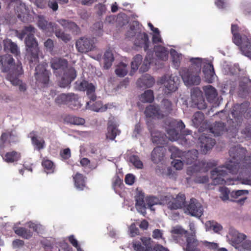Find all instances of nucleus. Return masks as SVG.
I'll return each instance as SVG.
<instances>
[{
    "mask_svg": "<svg viewBox=\"0 0 251 251\" xmlns=\"http://www.w3.org/2000/svg\"><path fill=\"white\" fill-rule=\"evenodd\" d=\"M245 148L240 146L233 147L229 151L231 159L226 164V166L215 168L211 171L212 183L214 185L226 184V179H228L226 170L232 174H245L251 176V152L247 155Z\"/></svg>",
    "mask_w": 251,
    "mask_h": 251,
    "instance_id": "f257e3e1",
    "label": "nucleus"
},
{
    "mask_svg": "<svg viewBox=\"0 0 251 251\" xmlns=\"http://www.w3.org/2000/svg\"><path fill=\"white\" fill-rule=\"evenodd\" d=\"M75 84L76 90L86 91L87 95L90 99V101L87 102L88 108L97 112H102L105 111L107 109H110L112 107V104L107 103L103 105L101 101H95L96 100V88L92 83H89L88 81L83 80L81 81H77Z\"/></svg>",
    "mask_w": 251,
    "mask_h": 251,
    "instance_id": "f03ea898",
    "label": "nucleus"
},
{
    "mask_svg": "<svg viewBox=\"0 0 251 251\" xmlns=\"http://www.w3.org/2000/svg\"><path fill=\"white\" fill-rule=\"evenodd\" d=\"M0 63L1 71L8 73L6 78L12 85H17L20 82L19 77L23 73L21 62L15 64L12 56L10 54H4L0 56Z\"/></svg>",
    "mask_w": 251,
    "mask_h": 251,
    "instance_id": "7ed1b4c3",
    "label": "nucleus"
},
{
    "mask_svg": "<svg viewBox=\"0 0 251 251\" xmlns=\"http://www.w3.org/2000/svg\"><path fill=\"white\" fill-rule=\"evenodd\" d=\"M191 65L189 69L182 68L179 71L184 83L186 85H199L201 82V73L202 59L192 58L190 59Z\"/></svg>",
    "mask_w": 251,
    "mask_h": 251,
    "instance_id": "20e7f679",
    "label": "nucleus"
},
{
    "mask_svg": "<svg viewBox=\"0 0 251 251\" xmlns=\"http://www.w3.org/2000/svg\"><path fill=\"white\" fill-rule=\"evenodd\" d=\"M232 35L233 43L238 46H241L242 50L245 52L247 55H251V36L249 34L243 36L239 33Z\"/></svg>",
    "mask_w": 251,
    "mask_h": 251,
    "instance_id": "39448f33",
    "label": "nucleus"
},
{
    "mask_svg": "<svg viewBox=\"0 0 251 251\" xmlns=\"http://www.w3.org/2000/svg\"><path fill=\"white\" fill-rule=\"evenodd\" d=\"M171 128L167 130L168 135L167 138L171 141H176L179 139L182 140L184 143H186L187 140L185 136L191 134L190 130H186L185 126H170Z\"/></svg>",
    "mask_w": 251,
    "mask_h": 251,
    "instance_id": "423d86ee",
    "label": "nucleus"
},
{
    "mask_svg": "<svg viewBox=\"0 0 251 251\" xmlns=\"http://www.w3.org/2000/svg\"><path fill=\"white\" fill-rule=\"evenodd\" d=\"M25 43L27 53L30 56V61H36L38 59L39 51L38 44L34 36L25 37Z\"/></svg>",
    "mask_w": 251,
    "mask_h": 251,
    "instance_id": "0eeeda50",
    "label": "nucleus"
},
{
    "mask_svg": "<svg viewBox=\"0 0 251 251\" xmlns=\"http://www.w3.org/2000/svg\"><path fill=\"white\" fill-rule=\"evenodd\" d=\"M164 201H166L168 207L171 210H176L182 208L186 202V197L184 194L179 193L176 198L173 199L172 196H165Z\"/></svg>",
    "mask_w": 251,
    "mask_h": 251,
    "instance_id": "6e6552de",
    "label": "nucleus"
},
{
    "mask_svg": "<svg viewBox=\"0 0 251 251\" xmlns=\"http://www.w3.org/2000/svg\"><path fill=\"white\" fill-rule=\"evenodd\" d=\"M217 161L215 160L209 161L205 164L203 162H199L198 164H195L189 167L187 170V174L189 176H195L198 173L206 172L210 169L217 165Z\"/></svg>",
    "mask_w": 251,
    "mask_h": 251,
    "instance_id": "1a4fd4ad",
    "label": "nucleus"
},
{
    "mask_svg": "<svg viewBox=\"0 0 251 251\" xmlns=\"http://www.w3.org/2000/svg\"><path fill=\"white\" fill-rule=\"evenodd\" d=\"M48 64L43 63L35 68V77L37 82L46 85L49 81L50 72L47 70Z\"/></svg>",
    "mask_w": 251,
    "mask_h": 251,
    "instance_id": "9d476101",
    "label": "nucleus"
},
{
    "mask_svg": "<svg viewBox=\"0 0 251 251\" xmlns=\"http://www.w3.org/2000/svg\"><path fill=\"white\" fill-rule=\"evenodd\" d=\"M184 211L185 213L197 217H200L203 214L201 204L195 198L190 199L189 203L185 206Z\"/></svg>",
    "mask_w": 251,
    "mask_h": 251,
    "instance_id": "9b49d317",
    "label": "nucleus"
},
{
    "mask_svg": "<svg viewBox=\"0 0 251 251\" xmlns=\"http://www.w3.org/2000/svg\"><path fill=\"white\" fill-rule=\"evenodd\" d=\"M215 143V140L210 137L209 135H207L205 132L203 133L199 138V146L201 151L203 154H206L211 150Z\"/></svg>",
    "mask_w": 251,
    "mask_h": 251,
    "instance_id": "f8f14e48",
    "label": "nucleus"
},
{
    "mask_svg": "<svg viewBox=\"0 0 251 251\" xmlns=\"http://www.w3.org/2000/svg\"><path fill=\"white\" fill-rule=\"evenodd\" d=\"M58 120L64 124L76 126H83L85 123V121L83 118L67 113L62 114L58 116Z\"/></svg>",
    "mask_w": 251,
    "mask_h": 251,
    "instance_id": "ddd939ff",
    "label": "nucleus"
},
{
    "mask_svg": "<svg viewBox=\"0 0 251 251\" xmlns=\"http://www.w3.org/2000/svg\"><path fill=\"white\" fill-rule=\"evenodd\" d=\"M75 46L78 52L86 53L94 48V41L91 38L81 37L76 41Z\"/></svg>",
    "mask_w": 251,
    "mask_h": 251,
    "instance_id": "4468645a",
    "label": "nucleus"
},
{
    "mask_svg": "<svg viewBox=\"0 0 251 251\" xmlns=\"http://www.w3.org/2000/svg\"><path fill=\"white\" fill-rule=\"evenodd\" d=\"M76 76V72L73 67H70L65 72L63 76L59 82V85L62 88H66L70 85Z\"/></svg>",
    "mask_w": 251,
    "mask_h": 251,
    "instance_id": "2eb2a0df",
    "label": "nucleus"
},
{
    "mask_svg": "<svg viewBox=\"0 0 251 251\" xmlns=\"http://www.w3.org/2000/svg\"><path fill=\"white\" fill-rule=\"evenodd\" d=\"M191 99L192 103L198 109H204L206 108V103L200 90L194 89L191 92Z\"/></svg>",
    "mask_w": 251,
    "mask_h": 251,
    "instance_id": "dca6fc26",
    "label": "nucleus"
},
{
    "mask_svg": "<svg viewBox=\"0 0 251 251\" xmlns=\"http://www.w3.org/2000/svg\"><path fill=\"white\" fill-rule=\"evenodd\" d=\"M155 126H150L149 130L151 132V140L154 144L164 145L167 142V136L164 133L156 130Z\"/></svg>",
    "mask_w": 251,
    "mask_h": 251,
    "instance_id": "f3484780",
    "label": "nucleus"
},
{
    "mask_svg": "<svg viewBox=\"0 0 251 251\" xmlns=\"http://www.w3.org/2000/svg\"><path fill=\"white\" fill-rule=\"evenodd\" d=\"M144 114L147 117L158 120L163 119V114L161 113L160 106L156 104H150L147 106L144 111Z\"/></svg>",
    "mask_w": 251,
    "mask_h": 251,
    "instance_id": "a211bd4d",
    "label": "nucleus"
},
{
    "mask_svg": "<svg viewBox=\"0 0 251 251\" xmlns=\"http://www.w3.org/2000/svg\"><path fill=\"white\" fill-rule=\"evenodd\" d=\"M28 136L31 139V143L35 150L40 151L45 148L46 144L44 139L39 136L37 131L30 132Z\"/></svg>",
    "mask_w": 251,
    "mask_h": 251,
    "instance_id": "6ab92c4d",
    "label": "nucleus"
},
{
    "mask_svg": "<svg viewBox=\"0 0 251 251\" xmlns=\"http://www.w3.org/2000/svg\"><path fill=\"white\" fill-rule=\"evenodd\" d=\"M134 45L144 48L145 51L148 50L149 48L150 42L148 34L145 33H139L134 40Z\"/></svg>",
    "mask_w": 251,
    "mask_h": 251,
    "instance_id": "aec40b11",
    "label": "nucleus"
},
{
    "mask_svg": "<svg viewBox=\"0 0 251 251\" xmlns=\"http://www.w3.org/2000/svg\"><path fill=\"white\" fill-rule=\"evenodd\" d=\"M151 238L142 237L140 238L143 246L139 241H135L133 243V247L136 251H149L151 249Z\"/></svg>",
    "mask_w": 251,
    "mask_h": 251,
    "instance_id": "412c9836",
    "label": "nucleus"
},
{
    "mask_svg": "<svg viewBox=\"0 0 251 251\" xmlns=\"http://www.w3.org/2000/svg\"><path fill=\"white\" fill-rule=\"evenodd\" d=\"M50 66L54 70H60V71H67L68 61L66 59L61 58L54 57L50 60Z\"/></svg>",
    "mask_w": 251,
    "mask_h": 251,
    "instance_id": "4be33fe9",
    "label": "nucleus"
},
{
    "mask_svg": "<svg viewBox=\"0 0 251 251\" xmlns=\"http://www.w3.org/2000/svg\"><path fill=\"white\" fill-rule=\"evenodd\" d=\"M36 32V28L32 25L24 26L20 31L16 30V36L21 40H22L25 36L31 37L34 36Z\"/></svg>",
    "mask_w": 251,
    "mask_h": 251,
    "instance_id": "5701e85b",
    "label": "nucleus"
},
{
    "mask_svg": "<svg viewBox=\"0 0 251 251\" xmlns=\"http://www.w3.org/2000/svg\"><path fill=\"white\" fill-rule=\"evenodd\" d=\"M3 48L6 51H9L17 56L20 55V51L17 45L12 41L11 39H6L3 40Z\"/></svg>",
    "mask_w": 251,
    "mask_h": 251,
    "instance_id": "b1692460",
    "label": "nucleus"
},
{
    "mask_svg": "<svg viewBox=\"0 0 251 251\" xmlns=\"http://www.w3.org/2000/svg\"><path fill=\"white\" fill-rule=\"evenodd\" d=\"M226 126H199V132L205 131L212 133L214 136H219L225 132V127Z\"/></svg>",
    "mask_w": 251,
    "mask_h": 251,
    "instance_id": "393cba45",
    "label": "nucleus"
},
{
    "mask_svg": "<svg viewBox=\"0 0 251 251\" xmlns=\"http://www.w3.org/2000/svg\"><path fill=\"white\" fill-rule=\"evenodd\" d=\"M58 22L64 28L70 30L75 34H78L80 32V29L79 26L73 22L64 19H60L58 21Z\"/></svg>",
    "mask_w": 251,
    "mask_h": 251,
    "instance_id": "a878e982",
    "label": "nucleus"
},
{
    "mask_svg": "<svg viewBox=\"0 0 251 251\" xmlns=\"http://www.w3.org/2000/svg\"><path fill=\"white\" fill-rule=\"evenodd\" d=\"M136 207L139 212L145 215L146 214V201H144V195L141 192L138 193L135 196Z\"/></svg>",
    "mask_w": 251,
    "mask_h": 251,
    "instance_id": "bb28decb",
    "label": "nucleus"
},
{
    "mask_svg": "<svg viewBox=\"0 0 251 251\" xmlns=\"http://www.w3.org/2000/svg\"><path fill=\"white\" fill-rule=\"evenodd\" d=\"M194 126H209L208 121L202 112H195L192 119Z\"/></svg>",
    "mask_w": 251,
    "mask_h": 251,
    "instance_id": "cd10ccee",
    "label": "nucleus"
},
{
    "mask_svg": "<svg viewBox=\"0 0 251 251\" xmlns=\"http://www.w3.org/2000/svg\"><path fill=\"white\" fill-rule=\"evenodd\" d=\"M239 97L246 98L251 93V81L247 82H242L240 83L238 90Z\"/></svg>",
    "mask_w": 251,
    "mask_h": 251,
    "instance_id": "c85d7f7f",
    "label": "nucleus"
},
{
    "mask_svg": "<svg viewBox=\"0 0 251 251\" xmlns=\"http://www.w3.org/2000/svg\"><path fill=\"white\" fill-rule=\"evenodd\" d=\"M161 113L163 114V119L168 116L173 110V104L171 101L168 99H163L161 102Z\"/></svg>",
    "mask_w": 251,
    "mask_h": 251,
    "instance_id": "c756f323",
    "label": "nucleus"
},
{
    "mask_svg": "<svg viewBox=\"0 0 251 251\" xmlns=\"http://www.w3.org/2000/svg\"><path fill=\"white\" fill-rule=\"evenodd\" d=\"M177 89V87L175 80V77L170 76L169 78L164 82L163 92L166 95H169L176 91Z\"/></svg>",
    "mask_w": 251,
    "mask_h": 251,
    "instance_id": "7c9ffc66",
    "label": "nucleus"
},
{
    "mask_svg": "<svg viewBox=\"0 0 251 251\" xmlns=\"http://www.w3.org/2000/svg\"><path fill=\"white\" fill-rule=\"evenodd\" d=\"M164 155L163 148L161 146L156 147L151 153V160L154 163H158L163 159Z\"/></svg>",
    "mask_w": 251,
    "mask_h": 251,
    "instance_id": "2f4dec72",
    "label": "nucleus"
},
{
    "mask_svg": "<svg viewBox=\"0 0 251 251\" xmlns=\"http://www.w3.org/2000/svg\"><path fill=\"white\" fill-rule=\"evenodd\" d=\"M230 240L235 245L242 243L246 239V236L235 230H231L229 233Z\"/></svg>",
    "mask_w": 251,
    "mask_h": 251,
    "instance_id": "473e14b6",
    "label": "nucleus"
},
{
    "mask_svg": "<svg viewBox=\"0 0 251 251\" xmlns=\"http://www.w3.org/2000/svg\"><path fill=\"white\" fill-rule=\"evenodd\" d=\"M207 100L210 102H213L217 99V92L215 88L211 85L206 86L203 88Z\"/></svg>",
    "mask_w": 251,
    "mask_h": 251,
    "instance_id": "72a5a7b5",
    "label": "nucleus"
},
{
    "mask_svg": "<svg viewBox=\"0 0 251 251\" xmlns=\"http://www.w3.org/2000/svg\"><path fill=\"white\" fill-rule=\"evenodd\" d=\"M202 71L205 80L208 83H212L214 74L213 65L211 63H206L203 66Z\"/></svg>",
    "mask_w": 251,
    "mask_h": 251,
    "instance_id": "f704fd0d",
    "label": "nucleus"
},
{
    "mask_svg": "<svg viewBox=\"0 0 251 251\" xmlns=\"http://www.w3.org/2000/svg\"><path fill=\"white\" fill-rule=\"evenodd\" d=\"M21 153L15 151L7 152L2 156L3 160L8 163L17 162L21 159Z\"/></svg>",
    "mask_w": 251,
    "mask_h": 251,
    "instance_id": "c9c22d12",
    "label": "nucleus"
},
{
    "mask_svg": "<svg viewBox=\"0 0 251 251\" xmlns=\"http://www.w3.org/2000/svg\"><path fill=\"white\" fill-rule=\"evenodd\" d=\"M155 54L156 57L162 60H166L168 57L169 51L168 49L162 46H154Z\"/></svg>",
    "mask_w": 251,
    "mask_h": 251,
    "instance_id": "e433bc0d",
    "label": "nucleus"
},
{
    "mask_svg": "<svg viewBox=\"0 0 251 251\" xmlns=\"http://www.w3.org/2000/svg\"><path fill=\"white\" fill-rule=\"evenodd\" d=\"M137 84L140 87L145 86L147 88H150L153 86L154 83V79L151 75H145L137 80Z\"/></svg>",
    "mask_w": 251,
    "mask_h": 251,
    "instance_id": "4c0bfd02",
    "label": "nucleus"
},
{
    "mask_svg": "<svg viewBox=\"0 0 251 251\" xmlns=\"http://www.w3.org/2000/svg\"><path fill=\"white\" fill-rule=\"evenodd\" d=\"M20 7L24 8V12H21L20 13L18 11V17L23 23H29L32 22L33 18L31 15L29 14L27 12V10L25 7V4H21Z\"/></svg>",
    "mask_w": 251,
    "mask_h": 251,
    "instance_id": "58836bf2",
    "label": "nucleus"
},
{
    "mask_svg": "<svg viewBox=\"0 0 251 251\" xmlns=\"http://www.w3.org/2000/svg\"><path fill=\"white\" fill-rule=\"evenodd\" d=\"M67 105L69 108L74 110H77L80 108L81 106V104L79 101L78 96L74 93H70Z\"/></svg>",
    "mask_w": 251,
    "mask_h": 251,
    "instance_id": "ea45409f",
    "label": "nucleus"
},
{
    "mask_svg": "<svg viewBox=\"0 0 251 251\" xmlns=\"http://www.w3.org/2000/svg\"><path fill=\"white\" fill-rule=\"evenodd\" d=\"M103 67L106 69H108L112 66L114 60L112 50L111 49H109L105 51L103 55Z\"/></svg>",
    "mask_w": 251,
    "mask_h": 251,
    "instance_id": "a19ab883",
    "label": "nucleus"
},
{
    "mask_svg": "<svg viewBox=\"0 0 251 251\" xmlns=\"http://www.w3.org/2000/svg\"><path fill=\"white\" fill-rule=\"evenodd\" d=\"M75 187L79 190H83L85 187V181L83 175L77 173L73 177Z\"/></svg>",
    "mask_w": 251,
    "mask_h": 251,
    "instance_id": "79ce46f5",
    "label": "nucleus"
},
{
    "mask_svg": "<svg viewBox=\"0 0 251 251\" xmlns=\"http://www.w3.org/2000/svg\"><path fill=\"white\" fill-rule=\"evenodd\" d=\"M154 99L153 92L151 90H147L139 96V100L143 103H151Z\"/></svg>",
    "mask_w": 251,
    "mask_h": 251,
    "instance_id": "37998d69",
    "label": "nucleus"
},
{
    "mask_svg": "<svg viewBox=\"0 0 251 251\" xmlns=\"http://www.w3.org/2000/svg\"><path fill=\"white\" fill-rule=\"evenodd\" d=\"M14 232L17 235L26 239L30 238L33 235L32 231L23 227H16L14 229Z\"/></svg>",
    "mask_w": 251,
    "mask_h": 251,
    "instance_id": "c03bdc74",
    "label": "nucleus"
},
{
    "mask_svg": "<svg viewBox=\"0 0 251 251\" xmlns=\"http://www.w3.org/2000/svg\"><path fill=\"white\" fill-rule=\"evenodd\" d=\"M187 245L185 251H200L196 246H197V241L193 236H188L186 238Z\"/></svg>",
    "mask_w": 251,
    "mask_h": 251,
    "instance_id": "a18cd8bd",
    "label": "nucleus"
},
{
    "mask_svg": "<svg viewBox=\"0 0 251 251\" xmlns=\"http://www.w3.org/2000/svg\"><path fill=\"white\" fill-rule=\"evenodd\" d=\"M185 157L187 164H192L197 160L198 158V151L196 150H193L187 152Z\"/></svg>",
    "mask_w": 251,
    "mask_h": 251,
    "instance_id": "49530a36",
    "label": "nucleus"
},
{
    "mask_svg": "<svg viewBox=\"0 0 251 251\" xmlns=\"http://www.w3.org/2000/svg\"><path fill=\"white\" fill-rule=\"evenodd\" d=\"M124 185L123 180L118 176L114 178L112 182V188L117 194H120L121 190L123 189Z\"/></svg>",
    "mask_w": 251,
    "mask_h": 251,
    "instance_id": "de8ad7c7",
    "label": "nucleus"
},
{
    "mask_svg": "<svg viewBox=\"0 0 251 251\" xmlns=\"http://www.w3.org/2000/svg\"><path fill=\"white\" fill-rule=\"evenodd\" d=\"M42 165L48 174L54 172L55 166L51 160L44 158L42 161Z\"/></svg>",
    "mask_w": 251,
    "mask_h": 251,
    "instance_id": "09e8293b",
    "label": "nucleus"
},
{
    "mask_svg": "<svg viewBox=\"0 0 251 251\" xmlns=\"http://www.w3.org/2000/svg\"><path fill=\"white\" fill-rule=\"evenodd\" d=\"M121 131L117 128V126H107V132L106 134V139L113 140L116 136L119 135Z\"/></svg>",
    "mask_w": 251,
    "mask_h": 251,
    "instance_id": "8fccbe9b",
    "label": "nucleus"
},
{
    "mask_svg": "<svg viewBox=\"0 0 251 251\" xmlns=\"http://www.w3.org/2000/svg\"><path fill=\"white\" fill-rule=\"evenodd\" d=\"M205 226L208 230H212L215 233H219L223 229L222 226L214 221H209L205 223Z\"/></svg>",
    "mask_w": 251,
    "mask_h": 251,
    "instance_id": "3c124183",
    "label": "nucleus"
},
{
    "mask_svg": "<svg viewBox=\"0 0 251 251\" xmlns=\"http://www.w3.org/2000/svg\"><path fill=\"white\" fill-rule=\"evenodd\" d=\"M115 74L120 77L125 76L127 73V65L123 62H121L117 66L115 71Z\"/></svg>",
    "mask_w": 251,
    "mask_h": 251,
    "instance_id": "603ef678",
    "label": "nucleus"
},
{
    "mask_svg": "<svg viewBox=\"0 0 251 251\" xmlns=\"http://www.w3.org/2000/svg\"><path fill=\"white\" fill-rule=\"evenodd\" d=\"M171 55L172 57V62L176 68H178L180 66V60L181 59V54H179L175 50L171 49L170 51Z\"/></svg>",
    "mask_w": 251,
    "mask_h": 251,
    "instance_id": "864d4df0",
    "label": "nucleus"
},
{
    "mask_svg": "<svg viewBox=\"0 0 251 251\" xmlns=\"http://www.w3.org/2000/svg\"><path fill=\"white\" fill-rule=\"evenodd\" d=\"M70 93L61 94L58 95L55 99V101L59 105H68Z\"/></svg>",
    "mask_w": 251,
    "mask_h": 251,
    "instance_id": "5fc2aeb1",
    "label": "nucleus"
},
{
    "mask_svg": "<svg viewBox=\"0 0 251 251\" xmlns=\"http://www.w3.org/2000/svg\"><path fill=\"white\" fill-rule=\"evenodd\" d=\"M59 26L54 23L49 22L46 28L43 30L46 34L49 36L52 35L53 33L55 34V32L57 31Z\"/></svg>",
    "mask_w": 251,
    "mask_h": 251,
    "instance_id": "6e6d98bb",
    "label": "nucleus"
},
{
    "mask_svg": "<svg viewBox=\"0 0 251 251\" xmlns=\"http://www.w3.org/2000/svg\"><path fill=\"white\" fill-rule=\"evenodd\" d=\"M159 203V199L156 197L150 196L146 198V207L147 206L148 207L150 208L151 210H154L152 207Z\"/></svg>",
    "mask_w": 251,
    "mask_h": 251,
    "instance_id": "4d7b16f0",
    "label": "nucleus"
},
{
    "mask_svg": "<svg viewBox=\"0 0 251 251\" xmlns=\"http://www.w3.org/2000/svg\"><path fill=\"white\" fill-rule=\"evenodd\" d=\"M143 57L140 54H137L131 63V67L133 72L138 70L139 66L142 62Z\"/></svg>",
    "mask_w": 251,
    "mask_h": 251,
    "instance_id": "13d9d810",
    "label": "nucleus"
},
{
    "mask_svg": "<svg viewBox=\"0 0 251 251\" xmlns=\"http://www.w3.org/2000/svg\"><path fill=\"white\" fill-rule=\"evenodd\" d=\"M55 36L58 38L62 40L65 43H67L71 39L70 34L65 33L64 31L59 27L57 31L55 32Z\"/></svg>",
    "mask_w": 251,
    "mask_h": 251,
    "instance_id": "bf43d9fd",
    "label": "nucleus"
},
{
    "mask_svg": "<svg viewBox=\"0 0 251 251\" xmlns=\"http://www.w3.org/2000/svg\"><path fill=\"white\" fill-rule=\"evenodd\" d=\"M129 160L135 167L138 169L143 168V163L138 156L135 155H131L129 158Z\"/></svg>",
    "mask_w": 251,
    "mask_h": 251,
    "instance_id": "052dcab7",
    "label": "nucleus"
},
{
    "mask_svg": "<svg viewBox=\"0 0 251 251\" xmlns=\"http://www.w3.org/2000/svg\"><path fill=\"white\" fill-rule=\"evenodd\" d=\"M38 22L37 25L39 28L42 31L46 28L47 24L49 23L48 21L45 19V17L43 15H38Z\"/></svg>",
    "mask_w": 251,
    "mask_h": 251,
    "instance_id": "680f3d73",
    "label": "nucleus"
},
{
    "mask_svg": "<svg viewBox=\"0 0 251 251\" xmlns=\"http://www.w3.org/2000/svg\"><path fill=\"white\" fill-rule=\"evenodd\" d=\"M219 191L221 193L220 198L223 200H227L229 198V190L226 187H220Z\"/></svg>",
    "mask_w": 251,
    "mask_h": 251,
    "instance_id": "e2e57ef3",
    "label": "nucleus"
},
{
    "mask_svg": "<svg viewBox=\"0 0 251 251\" xmlns=\"http://www.w3.org/2000/svg\"><path fill=\"white\" fill-rule=\"evenodd\" d=\"M172 233L174 234L178 235H185L186 236L188 234L187 231L185 230L180 226L174 227L172 230Z\"/></svg>",
    "mask_w": 251,
    "mask_h": 251,
    "instance_id": "0e129e2a",
    "label": "nucleus"
},
{
    "mask_svg": "<svg viewBox=\"0 0 251 251\" xmlns=\"http://www.w3.org/2000/svg\"><path fill=\"white\" fill-rule=\"evenodd\" d=\"M232 117L234 119L236 122H240L242 119V114L240 112H239L235 107H234L231 113Z\"/></svg>",
    "mask_w": 251,
    "mask_h": 251,
    "instance_id": "69168bd1",
    "label": "nucleus"
},
{
    "mask_svg": "<svg viewBox=\"0 0 251 251\" xmlns=\"http://www.w3.org/2000/svg\"><path fill=\"white\" fill-rule=\"evenodd\" d=\"M44 46L48 51L52 53L54 48L53 40L51 39H48L44 42Z\"/></svg>",
    "mask_w": 251,
    "mask_h": 251,
    "instance_id": "338daca9",
    "label": "nucleus"
},
{
    "mask_svg": "<svg viewBox=\"0 0 251 251\" xmlns=\"http://www.w3.org/2000/svg\"><path fill=\"white\" fill-rule=\"evenodd\" d=\"M69 241L70 243L77 249V251H83L81 249L79 245L78 244L77 240L75 238L74 235H71L69 236Z\"/></svg>",
    "mask_w": 251,
    "mask_h": 251,
    "instance_id": "774afa93",
    "label": "nucleus"
}]
</instances>
